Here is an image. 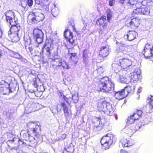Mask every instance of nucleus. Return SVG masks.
<instances>
[{
  "label": "nucleus",
  "instance_id": "47",
  "mask_svg": "<svg viewBox=\"0 0 153 153\" xmlns=\"http://www.w3.org/2000/svg\"><path fill=\"white\" fill-rule=\"evenodd\" d=\"M66 134H63L61 136V138H60L61 140H64L66 138Z\"/></svg>",
  "mask_w": 153,
  "mask_h": 153
},
{
  "label": "nucleus",
  "instance_id": "8",
  "mask_svg": "<svg viewBox=\"0 0 153 153\" xmlns=\"http://www.w3.org/2000/svg\"><path fill=\"white\" fill-rule=\"evenodd\" d=\"M126 23L128 26L131 28L135 29L138 27L140 23V21L138 18H134L132 19H128L126 21Z\"/></svg>",
  "mask_w": 153,
  "mask_h": 153
},
{
  "label": "nucleus",
  "instance_id": "52",
  "mask_svg": "<svg viewBox=\"0 0 153 153\" xmlns=\"http://www.w3.org/2000/svg\"><path fill=\"white\" fill-rule=\"evenodd\" d=\"M95 120H97L98 123H100V118L96 117L95 118Z\"/></svg>",
  "mask_w": 153,
  "mask_h": 153
},
{
  "label": "nucleus",
  "instance_id": "7",
  "mask_svg": "<svg viewBox=\"0 0 153 153\" xmlns=\"http://www.w3.org/2000/svg\"><path fill=\"white\" fill-rule=\"evenodd\" d=\"M143 55L146 59L153 57V46L148 43L145 46L143 52Z\"/></svg>",
  "mask_w": 153,
  "mask_h": 153
},
{
  "label": "nucleus",
  "instance_id": "43",
  "mask_svg": "<svg viewBox=\"0 0 153 153\" xmlns=\"http://www.w3.org/2000/svg\"><path fill=\"white\" fill-rule=\"evenodd\" d=\"M33 2V0H28L27 1V4L29 7H30L32 5Z\"/></svg>",
  "mask_w": 153,
  "mask_h": 153
},
{
  "label": "nucleus",
  "instance_id": "28",
  "mask_svg": "<svg viewBox=\"0 0 153 153\" xmlns=\"http://www.w3.org/2000/svg\"><path fill=\"white\" fill-rule=\"evenodd\" d=\"M66 106V105L64 102H61L59 104H58L57 105V112H59V111H61L62 109V107H63V109H64Z\"/></svg>",
  "mask_w": 153,
  "mask_h": 153
},
{
  "label": "nucleus",
  "instance_id": "16",
  "mask_svg": "<svg viewBox=\"0 0 153 153\" xmlns=\"http://www.w3.org/2000/svg\"><path fill=\"white\" fill-rule=\"evenodd\" d=\"M124 90L122 89L121 90L116 92L114 94L115 98L118 100H121L125 97L127 95V94H126L124 92Z\"/></svg>",
  "mask_w": 153,
  "mask_h": 153
},
{
  "label": "nucleus",
  "instance_id": "63",
  "mask_svg": "<svg viewBox=\"0 0 153 153\" xmlns=\"http://www.w3.org/2000/svg\"><path fill=\"white\" fill-rule=\"evenodd\" d=\"M66 152V151H65V152H63V153H64L65 152Z\"/></svg>",
  "mask_w": 153,
  "mask_h": 153
},
{
  "label": "nucleus",
  "instance_id": "2",
  "mask_svg": "<svg viewBox=\"0 0 153 153\" xmlns=\"http://www.w3.org/2000/svg\"><path fill=\"white\" fill-rule=\"evenodd\" d=\"M127 73L128 72L126 70H123L121 71L119 75V80L120 82L122 83H127L130 82H134L138 80L140 76L139 74H137L136 72H134L131 74V76H129Z\"/></svg>",
  "mask_w": 153,
  "mask_h": 153
},
{
  "label": "nucleus",
  "instance_id": "4",
  "mask_svg": "<svg viewBox=\"0 0 153 153\" xmlns=\"http://www.w3.org/2000/svg\"><path fill=\"white\" fill-rule=\"evenodd\" d=\"M116 140V138L115 136L111 134H108L102 137L100 142L104 149H108L113 142H115Z\"/></svg>",
  "mask_w": 153,
  "mask_h": 153
},
{
  "label": "nucleus",
  "instance_id": "9",
  "mask_svg": "<svg viewBox=\"0 0 153 153\" xmlns=\"http://www.w3.org/2000/svg\"><path fill=\"white\" fill-rule=\"evenodd\" d=\"M33 35L34 39L39 44L42 42L43 40L44 34L42 31L38 29L35 28L33 31Z\"/></svg>",
  "mask_w": 153,
  "mask_h": 153
},
{
  "label": "nucleus",
  "instance_id": "59",
  "mask_svg": "<svg viewBox=\"0 0 153 153\" xmlns=\"http://www.w3.org/2000/svg\"><path fill=\"white\" fill-rule=\"evenodd\" d=\"M8 34L9 35H10H10H11V31H9L8 32Z\"/></svg>",
  "mask_w": 153,
  "mask_h": 153
},
{
  "label": "nucleus",
  "instance_id": "58",
  "mask_svg": "<svg viewBox=\"0 0 153 153\" xmlns=\"http://www.w3.org/2000/svg\"><path fill=\"white\" fill-rule=\"evenodd\" d=\"M2 55V53L1 51H0V58L1 57Z\"/></svg>",
  "mask_w": 153,
  "mask_h": 153
},
{
  "label": "nucleus",
  "instance_id": "42",
  "mask_svg": "<svg viewBox=\"0 0 153 153\" xmlns=\"http://www.w3.org/2000/svg\"><path fill=\"white\" fill-rule=\"evenodd\" d=\"M83 61L84 63L86 64L88 62V57H86L84 56V57H83Z\"/></svg>",
  "mask_w": 153,
  "mask_h": 153
},
{
  "label": "nucleus",
  "instance_id": "57",
  "mask_svg": "<svg viewBox=\"0 0 153 153\" xmlns=\"http://www.w3.org/2000/svg\"><path fill=\"white\" fill-rule=\"evenodd\" d=\"M71 56H74L76 55V54L75 53H72L71 54Z\"/></svg>",
  "mask_w": 153,
  "mask_h": 153
},
{
  "label": "nucleus",
  "instance_id": "17",
  "mask_svg": "<svg viewBox=\"0 0 153 153\" xmlns=\"http://www.w3.org/2000/svg\"><path fill=\"white\" fill-rule=\"evenodd\" d=\"M137 33L134 31H129L126 35L124 36L125 39H127L129 41H132L134 39Z\"/></svg>",
  "mask_w": 153,
  "mask_h": 153
},
{
  "label": "nucleus",
  "instance_id": "5",
  "mask_svg": "<svg viewBox=\"0 0 153 153\" xmlns=\"http://www.w3.org/2000/svg\"><path fill=\"white\" fill-rule=\"evenodd\" d=\"M44 18L43 14L40 12H32L29 14L28 17V21L33 24L42 21Z\"/></svg>",
  "mask_w": 153,
  "mask_h": 153
},
{
  "label": "nucleus",
  "instance_id": "38",
  "mask_svg": "<svg viewBox=\"0 0 153 153\" xmlns=\"http://www.w3.org/2000/svg\"><path fill=\"white\" fill-rule=\"evenodd\" d=\"M139 7H136L135 8H137L136 9H134L133 11V13L135 14H138V13H141V8H139Z\"/></svg>",
  "mask_w": 153,
  "mask_h": 153
},
{
  "label": "nucleus",
  "instance_id": "12",
  "mask_svg": "<svg viewBox=\"0 0 153 153\" xmlns=\"http://www.w3.org/2000/svg\"><path fill=\"white\" fill-rule=\"evenodd\" d=\"M39 105L38 103H32L29 104L27 107L25 108V110H27L28 113H29L38 110L39 109Z\"/></svg>",
  "mask_w": 153,
  "mask_h": 153
},
{
  "label": "nucleus",
  "instance_id": "45",
  "mask_svg": "<svg viewBox=\"0 0 153 153\" xmlns=\"http://www.w3.org/2000/svg\"><path fill=\"white\" fill-rule=\"evenodd\" d=\"M109 5L112 6L115 3V0H109Z\"/></svg>",
  "mask_w": 153,
  "mask_h": 153
},
{
  "label": "nucleus",
  "instance_id": "14",
  "mask_svg": "<svg viewBox=\"0 0 153 153\" xmlns=\"http://www.w3.org/2000/svg\"><path fill=\"white\" fill-rule=\"evenodd\" d=\"M109 50L108 46L102 47L99 52V56H101L103 58L106 57L109 54Z\"/></svg>",
  "mask_w": 153,
  "mask_h": 153
},
{
  "label": "nucleus",
  "instance_id": "23",
  "mask_svg": "<svg viewBox=\"0 0 153 153\" xmlns=\"http://www.w3.org/2000/svg\"><path fill=\"white\" fill-rule=\"evenodd\" d=\"M58 60L59 64V66H62L64 69H68L70 68L69 65L66 62L62 61L60 58H58Z\"/></svg>",
  "mask_w": 153,
  "mask_h": 153
},
{
  "label": "nucleus",
  "instance_id": "61",
  "mask_svg": "<svg viewBox=\"0 0 153 153\" xmlns=\"http://www.w3.org/2000/svg\"><path fill=\"white\" fill-rule=\"evenodd\" d=\"M46 1H48V0H45Z\"/></svg>",
  "mask_w": 153,
  "mask_h": 153
},
{
  "label": "nucleus",
  "instance_id": "30",
  "mask_svg": "<svg viewBox=\"0 0 153 153\" xmlns=\"http://www.w3.org/2000/svg\"><path fill=\"white\" fill-rule=\"evenodd\" d=\"M133 130H134L131 127L129 126H126L124 129V131L127 134L131 133Z\"/></svg>",
  "mask_w": 153,
  "mask_h": 153
},
{
  "label": "nucleus",
  "instance_id": "31",
  "mask_svg": "<svg viewBox=\"0 0 153 153\" xmlns=\"http://www.w3.org/2000/svg\"><path fill=\"white\" fill-rule=\"evenodd\" d=\"M65 116L66 118L67 119L70 115V113L66 106L63 109Z\"/></svg>",
  "mask_w": 153,
  "mask_h": 153
},
{
  "label": "nucleus",
  "instance_id": "62",
  "mask_svg": "<svg viewBox=\"0 0 153 153\" xmlns=\"http://www.w3.org/2000/svg\"><path fill=\"white\" fill-rule=\"evenodd\" d=\"M108 107H110V108H111V105H110L109 106H108Z\"/></svg>",
  "mask_w": 153,
  "mask_h": 153
},
{
  "label": "nucleus",
  "instance_id": "24",
  "mask_svg": "<svg viewBox=\"0 0 153 153\" xmlns=\"http://www.w3.org/2000/svg\"><path fill=\"white\" fill-rule=\"evenodd\" d=\"M147 101L149 104V111L150 112H153V97L150 96V97L147 98Z\"/></svg>",
  "mask_w": 153,
  "mask_h": 153
},
{
  "label": "nucleus",
  "instance_id": "3",
  "mask_svg": "<svg viewBox=\"0 0 153 153\" xmlns=\"http://www.w3.org/2000/svg\"><path fill=\"white\" fill-rule=\"evenodd\" d=\"M5 16L7 21L9 22L12 27V28L14 29H17L18 31L20 29V27H17L16 25L18 23V19L15 18V14L12 10H9L5 13Z\"/></svg>",
  "mask_w": 153,
  "mask_h": 153
},
{
  "label": "nucleus",
  "instance_id": "56",
  "mask_svg": "<svg viewBox=\"0 0 153 153\" xmlns=\"http://www.w3.org/2000/svg\"><path fill=\"white\" fill-rule=\"evenodd\" d=\"M142 88H139L138 90V91H137V92H138V93H140L141 91V89Z\"/></svg>",
  "mask_w": 153,
  "mask_h": 153
},
{
  "label": "nucleus",
  "instance_id": "64",
  "mask_svg": "<svg viewBox=\"0 0 153 153\" xmlns=\"http://www.w3.org/2000/svg\"><path fill=\"white\" fill-rule=\"evenodd\" d=\"M105 102V101H103V103H104Z\"/></svg>",
  "mask_w": 153,
  "mask_h": 153
},
{
  "label": "nucleus",
  "instance_id": "50",
  "mask_svg": "<svg viewBox=\"0 0 153 153\" xmlns=\"http://www.w3.org/2000/svg\"><path fill=\"white\" fill-rule=\"evenodd\" d=\"M120 153H128L127 151L122 149L120 150Z\"/></svg>",
  "mask_w": 153,
  "mask_h": 153
},
{
  "label": "nucleus",
  "instance_id": "34",
  "mask_svg": "<svg viewBox=\"0 0 153 153\" xmlns=\"http://www.w3.org/2000/svg\"><path fill=\"white\" fill-rule=\"evenodd\" d=\"M15 30V32H16V34L15 36L13 37L12 39V40L13 42H16L19 40V38L18 36V32L19 31L18 30L17 31V29H14Z\"/></svg>",
  "mask_w": 153,
  "mask_h": 153
},
{
  "label": "nucleus",
  "instance_id": "41",
  "mask_svg": "<svg viewBox=\"0 0 153 153\" xmlns=\"http://www.w3.org/2000/svg\"><path fill=\"white\" fill-rule=\"evenodd\" d=\"M74 151V149L73 147L68 148L67 149V152L69 153H72Z\"/></svg>",
  "mask_w": 153,
  "mask_h": 153
},
{
  "label": "nucleus",
  "instance_id": "35",
  "mask_svg": "<svg viewBox=\"0 0 153 153\" xmlns=\"http://www.w3.org/2000/svg\"><path fill=\"white\" fill-rule=\"evenodd\" d=\"M104 71V69L101 67H98L95 72H97L99 75H101Z\"/></svg>",
  "mask_w": 153,
  "mask_h": 153
},
{
  "label": "nucleus",
  "instance_id": "33",
  "mask_svg": "<svg viewBox=\"0 0 153 153\" xmlns=\"http://www.w3.org/2000/svg\"><path fill=\"white\" fill-rule=\"evenodd\" d=\"M51 12L52 15L56 17L58 15L59 10L57 8L54 7L52 9Z\"/></svg>",
  "mask_w": 153,
  "mask_h": 153
},
{
  "label": "nucleus",
  "instance_id": "27",
  "mask_svg": "<svg viewBox=\"0 0 153 153\" xmlns=\"http://www.w3.org/2000/svg\"><path fill=\"white\" fill-rule=\"evenodd\" d=\"M7 138H10L9 140L8 141L14 142L16 141L18 143H19L20 140L19 138L16 137H13V139L10 138V137H13V135L10 133H7Z\"/></svg>",
  "mask_w": 153,
  "mask_h": 153
},
{
  "label": "nucleus",
  "instance_id": "15",
  "mask_svg": "<svg viewBox=\"0 0 153 153\" xmlns=\"http://www.w3.org/2000/svg\"><path fill=\"white\" fill-rule=\"evenodd\" d=\"M64 36L70 43L72 44L74 41L72 33L69 30H66L64 32Z\"/></svg>",
  "mask_w": 153,
  "mask_h": 153
},
{
  "label": "nucleus",
  "instance_id": "55",
  "mask_svg": "<svg viewBox=\"0 0 153 153\" xmlns=\"http://www.w3.org/2000/svg\"><path fill=\"white\" fill-rule=\"evenodd\" d=\"M28 49L30 52L31 51L33 50V49L31 47H29L28 48Z\"/></svg>",
  "mask_w": 153,
  "mask_h": 153
},
{
  "label": "nucleus",
  "instance_id": "54",
  "mask_svg": "<svg viewBox=\"0 0 153 153\" xmlns=\"http://www.w3.org/2000/svg\"><path fill=\"white\" fill-rule=\"evenodd\" d=\"M107 110H108L107 111H108L109 112V114H110V112H112V111L111 108L108 109V108H107Z\"/></svg>",
  "mask_w": 153,
  "mask_h": 153
},
{
  "label": "nucleus",
  "instance_id": "32",
  "mask_svg": "<svg viewBox=\"0 0 153 153\" xmlns=\"http://www.w3.org/2000/svg\"><path fill=\"white\" fill-rule=\"evenodd\" d=\"M24 44L26 48V47L28 45H30L31 43V40L30 38L28 37L27 38H24Z\"/></svg>",
  "mask_w": 153,
  "mask_h": 153
},
{
  "label": "nucleus",
  "instance_id": "26",
  "mask_svg": "<svg viewBox=\"0 0 153 153\" xmlns=\"http://www.w3.org/2000/svg\"><path fill=\"white\" fill-rule=\"evenodd\" d=\"M140 14L144 15H148L150 13V8L149 7L141 8Z\"/></svg>",
  "mask_w": 153,
  "mask_h": 153
},
{
  "label": "nucleus",
  "instance_id": "37",
  "mask_svg": "<svg viewBox=\"0 0 153 153\" xmlns=\"http://www.w3.org/2000/svg\"><path fill=\"white\" fill-rule=\"evenodd\" d=\"M135 120V119L131 116L128 117L127 123L128 124H131L134 123Z\"/></svg>",
  "mask_w": 153,
  "mask_h": 153
},
{
  "label": "nucleus",
  "instance_id": "13",
  "mask_svg": "<svg viewBox=\"0 0 153 153\" xmlns=\"http://www.w3.org/2000/svg\"><path fill=\"white\" fill-rule=\"evenodd\" d=\"M126 4L130 8H135V7H140L141 5V2H138L137 0H128Z\"/></svg>",
  "mask_w": 153,
  "mask_h": 153
},
{
  "label": "nucleus",
  "instance_id": "6",
  "mask_svg": "<svg viewBox=\"0 0 153 153\" xmlns=\"http://www.w3.org/2000/svg\"><path fill=\"white\" fill-rule=\"evenodd\" d=\"M120 66L123 69H129L133 68L134 66L132 65V62L131 60L126 58H123L119 60Z\"/></svg>",
  "mask_w": 153,
  "mask_h": 153
},
{
  "label": "nucleus",
  "instance_id": "29",
  "mask_svg": "<svg viewBox=\"0 0 153 153\" xmlns=\"http://www.w3.org/2000/svg\"><path fill=\"white\" fill-rule=\"evenodd\" d=\"M134 88H135L134 86H133L132 87L127 86L125 87L124 89H123L124 90V92H126V94H127V95L128 93H129L133 91Z\"/></svg>",
  "mask_w": 153,
  "mask_h": 153
},
{
  "label": "nucleus",
  "instance_id": "44",
  "mask_svg": "<svg viewBox=\"0 0 153 153\" xmlns=\"http://www.w3.org/2000/svg\"><path fill=\"white\" fill-rule=\"evenodd\" d=\"M107 21L109 22L110 19V18L112 16L111 14L110 13H108L107 15Z\"/></svg>",
  "mask_w": 153,
  "mask_h": 153
},
{
  "label": "nucleus",
  "instance_id": "39",
  "mask_svg": "<svg viewBox=\"0 0 153 153\" xmlns=\"http://www.w3.org/2000/svg\"><path fill=\"white\" fill-rule=\"evenodd\" d=\"M152 1V0H143L141 3V5H146Z\"/></svg>",
  "mask_w": 153,
  "mask_h": 153
},
{
  "label": "nucleus",
  "instance_id": "36",
  "mask_svg": "<svg viewBox=\"0 0 153 153\" xmlns=\"http://www.w3.org/2000/svg\"><path fill=\"white\" fill-rule=\"evenodd\" d=\"M45 48H42V52H43L44 51V49L45 48V53L47 55L49 56L51 54V53L50 52V49L49 47H47L46 48H45L46 46L44 47Z\"/></svg>",
  "mask_w": 153,
  "mask_h": 153
},
{
  "label": "nucleus",
  "instance_id": "1",
  "mask_svg": "<svg viewBox=\"0 0 153 153\" xmlns=\"http://www.w3.org/2000/svg\"><path fill=\"white\" fill-rule=\"evenodd\" d=\"M97 88L99 92H109L114 90V84L108 77H104L100 79Z\"/></svg>",
  "mask_w": 153,
  "mask_h": 153
},
{
  "label": "nucleus",
  "instance_id": "22",
  "mask_svg": "<svg viewBox=\"0 0 153 153\" xmlns=\"http://www.w3.org/2000/svg\"><path fill=\"white\" fill-rule=\"evenodd\" d=\"M11 54L12 56L20 60L22 62H26L27 61L25 59L18 53L12 51L11 52Z\"/></svg>",
  "mask_w": 153,
  "mask_h": 153
},
{
  "label": "nucleus",
  "instance_id": "49",
  "mask_svg": "<svg viewBox=\"0 0 153 153\" xmlns=\"http://www.w3.org/2000/svg\"><path fill=\"white\" fill-rule=\"evenodd\" d=\"M97 128H98V130H100L101 129V127L100 126H95V127H94V128L95 129L97 130Z\"/></svg>",
  "mask_w": 153,
  "mask_h": 153
},
{
  "label": "nucleus",
  "instance_id": "21",
  "mask_svg": "<svg viewBox=\"0 0 153 153\" xmlns=\"http://www.w3.org/2000/svg\"><path fill=\"white\" fill-rule=\"evenodd\" d=\"M131 144L130 141L125 139H122L119 143V146L120 147H128L131 146Z\"/></svg>",
  "mask_w": 153,
  "mask_h": 153
},
{
  "label": "nucleus",
  "instance_id": "46",
  "mask_svg": "<svg viewBox=\"0 0 153 153\" xmlns=\"http://www.w3.org/2000/svg\"><path fill=\"white\" fill-rule=\"evenodd\" d=\"M87 50H85L83 51V56L84 57V56L86 57H88V54H87Z\"/></svg>",
  "mask_w": 153,
  "mask_h": 153
},
{
  "label": "nucleus",
  "instance_id": "53",
  "mask_svg": "<svg viewBox=\"0 0 153 153\" xmlns=\"http://www.w3.org/2000/svg\"><path fill=\"white\" fill-rule=\"evenodd\" d=\"M9 113V111H8V113ZM6 115L7 117H10V114H9V113H7V112H6Z\"/></svg>",
  "mask_w": 153,
  "mask_h": 153
},
{
  "label": "nucleus",
  "instance_id": "20",
  "mask_svg": "<svg viewBox=\"0 0 153 153\" xmlns=\"http://www.w3.org/2000/svg\"><path fill=\"white\" fill-rule=\"evenodd\" d=\"M118 46L119 47L117 48L116 50L117 52H122L124 54L128 53L127 48L124 45L119 44Z\"/></svg>",
  "mask_w": 153,
  "mask_h": 153
},
{
  "label": "nucleus",
  "instance_id": "60",
  "mask_svg": "<svg viewBox=\"0 0 153 153\" xmlns=\"http://www.w3.org/2000/svg\"><path fill=\"white\" fill-rule=\"evenodd\" d=\"M53 111H53V110H52V112H53V113H54V112H53Z\"/></svg>",
  "mask_w": 153,
  "mask_h": 153
},
{
  "label": "nucleus",
  "instance_id": "51",
  "mask_svg": "<svg viewBox=\"0 0 153 153\" xmlns=\"http://www.w3.org/2000/svg\"><path fill=\"white\" fill-rule=\"evenodd\" d=\"M125 0H118V1L121 4H123Z\"/></svg>",
  "mask_w": 153,
  "mask_h": 153
},
{
  "label": "nucleus",
  "instance_id": "19",
  "mask_svg": "<svg viewBox=\"0 0 153 153\" xmlns=\"http://www.w3.org/2000/svg\"><path fill=\"white\" fill-rule=\"evenodd\" d=\"M27 126L30 128V131L35 133H36V130L39 128V126L36 123L33 122L28 123Z\"/></svg>",
  "mask_w": 153,
  "mask_h": 153
},
{
  "label": "nucleus",
  "instance_id": "11",
  "mask_svg": "<svg viewBox=\"0 0 153 153\" xmlns=\"http://www.w3.org/2000/svg\"><path fill=\"white\" fill-rule=\"evenodd\" d=\"M4 83L3 84L0 85V91L3 94H6L10 92L11 89L8 83Z\"/></svg>",
  "mask_w": 153,
  "mask_h": 153
},
{
  "label": "nucleus",
  "instance_id": "48",
  "mask_svg": "<svg viewBox=\"0 0 153 153\" xmlns=\"http://www.w3.org/2000/svg\"><path fill=\"white\" fill-rule=\"evenodd\" d=\"M35 1L36 3L38 4H40L41 2V0H35Z\"/></svg>",
  "mask_w": 153,
  "mask_h": 153
},
{
  "label": "nucleus",
  "instance_id": "18",
  "mask_svg": "<svg viewBox=\"0 0 153 153\" xmlns=\"http://www.w3.org/2000/svg\"><path fill=\"white\" fill-rule=\"evenodd\" d=\"M106 19L105 16H102L100 18L97 20L96 24L99 25H102L103 28H105L107 25V23L105 22Z\"/></svg>",
  "mask_w": 153,
  "mask_h": 153
},
{
  "label": "nucleus",
  "instance_id": "25",
  "mask_svg": "<svg viewBox=\"0 0 153 153\" xmlns=\"http://www.w3.org/2000/svg\"><path fill=\"white\" fill-rule=\"evenodd\" d=\"M142 114V112L141 111L137 110L136 112L131 116L136 120H138L141 117Z\"/></svg>",
  "mask_w": 153,
  "mask_h": 153
},
{
  "label": "nucleus",
  "instance_id": "40",
  "mask_svg": "<svg viewBox=\"0 0 153 153\" xmlns=\"http://www.w3.org/2000/svg\"><path fill=\"white\" fill-rule=\"evenodd\" d=\"M142 127V123L141 122H139L135 126V129L138 130L140 128Z\"/></svg>",
  "mask_w": 153,
  "mask_h": 153
},
{
  "label": "nucleus",
  "instance_id": "10",
  "mask_svg": "<svg viewBox=\"0 0 153 153\" xmlns=\"http://www.w3.org/2000/svg\"><path fill=\"white\" fill-rule=\"evenodd\" d=\"M59 92L60 94V95H59L60 96H62L63 98L68 103H69L71 102L72 100L74 103L77 102L78 101L79 97L77 94H75L74 95H73L72 98L71 97L67 98L65 96L63 95L62 93L60 91H59Z\"/></svg>",
  "mask_w": 153,
  "mask_h": 153
}]
</instances>
